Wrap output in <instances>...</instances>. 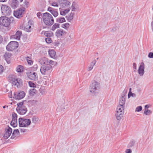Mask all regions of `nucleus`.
I'll return each mask as SVG.
<instances>
[{
	"instance_id": "obj_1",
	"label": "nucleus",
	"mask_w": 153,
	"mask_h": 153,
	"mask_svg": "<svg viewBox=\"0 0 153 153\" xmlns=\"http://www.w3.org/2000/svg\"><path fill=\"white\" fill-rule=\"evenodd\" d=\"M43 21L45 25L50 26L54 23V20L52 15L48 13H44L42 16Z\"/></svg>"
},
{
	"instance_id": "obj_2",
	"label": "nucleus",
	"mask_w": 153,
	"mask_h": 153,
	"mask_svg": "<svg viewBox=\"0 0 153 153\" xmlns=\"http://www.w3.org/2000/svg\"><path fill=\"white\" fill-rule=\"evenodd\" d=\"M100 83L95 81H92L91 83L89 88V91L91 92L94 94H95L97 91L100 88Z\"/></svg>"
},
{
	"instance_id": "obj_3",
	"label": "nucleus",
	"mask_w": 153,
	"mask_h": 153,
	"mask_svg": "<svg viewBox=\"0 0 153 153\" xmlns=\"http://www.w3.org/2000/svg\"><path fill=\"white\" fill-rule=\"evenodd\" d=\"M9 80L12 83L13 85L16 86L18 88L22 84V80L19 78H17L15 76H12L9 77Z\"/></svg>"
},
{
	"instance_id": "obj_4",
	"label": "nucleus",
	"mask_w": 153,
	"mask_h": 153,
	"mask_svg": "<svg viewBox=\"0 0 153 153\" xmlns=\"http://www.w3.org/2000/svg\"><path fill=\"white\" fill-rule=\"evenodd\" d=\"M19 126L21 127H28L31 123L30 120L23 118L19 119Z\"/></svg>"
},
{
	"instance_id": "obj_5",
	"label": "nucleus",
	"mask_w": 153,
	"mask_h": 153,
	"mask_svg": "<svg viewBox=\"0 0 153 153\" xmlns=\"http://www.w3.org/2000/svg\"><path fill=\"white\" fill-rule=\"evenodd\" d=\"M124 106L119 105L117 108V112L115 114L116 118L118 120H120L123 117L124 112Z\"/></svg>"
},
{
	"instance_id": "obj_6",
	"label": "nucleus",
	"mask_w": 153,
	"mask_h": 153,
	"mask_svg": "<svg viewBox=\"0 0 153 153\" xmlns=\"http://www.w3.org/2000/svg\"><path fill=\"white\" fill-rule=\"evenodd\" d=\"M17 107L16 110L18 113L20 115L25 114L27 111V108L24 105L23 102H19L17 104Z\"/></svg>"
},
{
	"instance_id": "obj_7",
	"label": "nucleus",
	"mask_w": 153,
	"mask_h": 153,
	"mask_svg": "<svg viewBox=\"0 0 153 153\" xmlns=\"http://www.w3.org/2000/svg\"><path fill=\"white\" fill-rule=\"evenodd\" d=\"M11 22L10 19L4 16L0 17V25L5 27L9 26Z\"/></svg>"
},
{
	"instance_id": "obj_8",
	"label": "nucleus",
	"mask_w": 153,
	"mask_h": 153,
	"mask_svg": "<svg viewBox=\"0 0 153 153\" xmlns=\"http://www.w3.org/2000/svg\"><path fill=\"white\" fill-rule=\"evenodd\" d=\"M39 62L41 65H47L49 64L53 65H54L55 63L54 62L49 60L45 57H43L39 59Z\"/></svg>"
},
{
	"instance_id": "obj_9",
	"label": "nucleus",
	"mask_w": 153,
	"mask_h": 153,
	"mask_svg": "<svg viewBox=\"0 0 153 153\" xmlns=\"http://www.w3.org/2000/svg\"><path fill=\"white\" fill-rule=\"evenodd\" d=\"M33 27V22L31 20H29L28 22L25 23L23 24L22 28L26 32H30L31 31Z\"/></svg>"
},
{
	"instance_id": "obj_10",
	"label": "nucleus",
	"mask_w": 153,
	"mask_h": 153,
	"mask_svg": "<svg viewBox=\"0 0 153 153\" xmlns=\"http://www.w3.org/2000/svg\"><path fill=\"white\" fill-rule=\"evenodd\" d=\"M52 65H43L41 67L40 69V72L42 74H46L50 71L52 68Z\"/></svg>"
},
{
	"instance_id": "obj_11",
	"label": "nucleus",
	"mask_w": 153,
	"mask_h": 153,
	"mask_svg": "<svg viewBox=\"0 0 153 153\" xmlns=\"http://www.w3.org/2000/svg\"><path fill=\"white\" fill-rule=\"evenodd\" d=\"M1 10L2 13L4 15L9 16L11 13V11L10 8L5 5H2Z\"/></svg>"
},
{
	"instance_id": "obj_12",
	"label": "nucleus",
	"mask_w": 153,
	"mask_h": 153,
	"mask_svg": "<svg viewBox=\"0 0 153 153\" xmlns=\"http://www.w3.org/2000/svg\"><path fill=\"white\" fill-rule=\"evenodd\" d=\"M18 43L16 41H11L7 45L6 49L8 51H12L18 47Z\"/></svg>"
},
{
	"instance_id": "obj_13",
	"label": "nucleus",
	"mask_w": 153,
	"mask_h": 153,
	"mask_svg": "<svg viewBox=\"0 0 153 153\" xmlns=\"http://www.w3.org/2000/svg\"><path fill=\"white\" fill-rule=\"evenodd\" d=\"M25 8L24 7L20 8L16 11H14V15L16 18H20L22 16L23 12L25 10Z\"/></svg>"
},
{
	"instance_id": "obj_14",
	"label": "nucleus",
	"mask_w": 153,
	"mask_h": 153,
	"mask_svg": "<svg viewBox=\"0 0 153 153\" xmlns=\"http://www.w3.org/2000/svg\"><path fill=\"white\" fill-rule=\"evenodd\" d=\"M12 129L9 127H7L5 129V133L3 137L5 139H8L12 134Z\"/></svg>"
},
{
	"instance_id": "obj_15",
	"label": "nucleus",
	"mask_w": 153,
	"mask_h": 153,
	"mask_svg": "<svg viewBox=\"0 0 153 153\" xmlns=\"http://www.w3.org/2000/svg\"><path fill=\"white\" fill-rule=\"evenodd\" d=\"M27 75L28 78L31 80H36L37 79V74L35 72H28L27 73Z\"/></svg>"
},
{
	"instance_id": "obj_16",
	"label": "nucleus",
	"mask_w": 153,
	"mask_h": 153,
	"mask_svg": "<svg viewBox=\"0 0 153 153\" xmlns=\"http://www.w3.org/2000/svg\"><path fill=\"white\" fill-rule=\"evenodd\" d=\"M25 96L24 91H21L18 93L14 94L13 97L16 100H19L23 98Z\"/></svg>"
},
{
	"instance_id": "obj_17",
	"label": "nucleus",
	"mask_w": 153,
	"mask_h": 153,
	"mask_svg": "<svg viewBox=\"0 0 153 153\" xmlns=\"http://www.w3.org/2000/svg\"><path fill=\"white\" fill-rule=\"evenodd\" d=\"M145 65L143 62L141 63L139 67L138 73L140 76H143L145 72Z\"/></svg>"
},
{
	"instance_id": "obj_18",
	"label": "nucleus",
	"mask_w": 153,
	"mask_h": 153,
	"mask_svg": "<svg viewBox=\"0 0 153 153\" xmlns=\"http://www.w3.org/2000/svg\"><path fill=\"white\" fill-rule=\"evenodd\" d=\"M9 4L13 9H15L18 6L19 3L17 0H9Z\"/></svg>"
},
{
	"instance_id": "obj_19",
	"label": "nucleus",
	"mask_w": 153,
	"mask_h": 153,
	"mask_svg": "<svg viewBox=\"0 0 153 153\" xmlns=\"http://www.w3.org/2000/svg\"><path fill=\"white\" fill-rule=\"evenodd\" d=\"M59 2L61 5L62 7L65 8L70 5V2L66 0H58Z\"/></svg>"
},
{
	"instance_id": "obj_20",
	"label": "nucleus",
	"mask_w": 153,
	"mask_h": 153,
	"mask_svg": "<svg viewBox=\"0 0 153 153\" xmlns=\"http://www.w3.org/2000/svg\"><path fill=\"white\" fill-rule=\"evenodd\" d=\"M66 33V32L61 29H58L56 32V35L57 36H63L65 35Z\"/></svg>"
},
{
	"instance_id": "obj_21",
	"label": "nucleus",
	"mask_w": 153,
	"mask_h": 153,
	"mask_svg": "<svg viewBox=\"0 0 153 153\" xmlns=\"http://www.w3.org/2000/svg\"><path fill=\"white\" fill-rule=\"evenodd\" d=\"M22 34V31L18 30L17 31L15 35L13 36V38L18 40H19L20 39Z\"/></svg>"
},
{
	"instance_id": "obj_22",
	"label": "nucleus",
	"mask_w": 153,
	"mask_h": 153,
	"mask_svg": "<svg viewBox=\"0 0 153 153\" xmlns=\"http://www.w3.org/2000/svg\"><path fill=\"white\" fill-rule=\"evenodd\" d=\"M126 102V98L125 95L122 96L120 99L119 105H122L124 106L125 105Z\"/></svg>"
},
{
	"instance_id": "obj_23",
	"label": "nucleus",
	"mask_w": 153,
	"mask_h": 153,
	"mask_svg": "<svg viewBox=\"0 0 153 153\" xmlns=\"http://www.w3.org/2000/svg\"><path fill=\"white\" fill-rule=\"evenodd\" d=\"M97 62L96 60H93L90 64L88 67V71H91L93 68L94 66L95 65Z\"/></svg>"
},
{
	"instance_id": "obj_24",
	"label": "nucleus",
	"mask_w": 153,
	"mask_h": 153,
	"mask_svg": "<svg viewBox=\"0 0 153 153\" xmlns=\"http://www.w3.org/2000/svg\"><path fill=\"white\" fill-rule=\"evenodd\" d=\"M60 14L62 16H65L66 14L68 13L70 10V9H67L65 10H63L62 9H59Z\"/></svg>"
},
{
	"instance_id": "obj_25",
	"label": "nucleus",
	"mask_w": 153,
	"mask_h": 153,
	"mask_svg": "<svg viewBox=\"0 0 153 153\" xmlns=\"http://www.w3.org/2000/svg\"><path fill=\"white\" fill-rule=\"evenodd\" d=\"M16 71L18 73H21L24 71V67L21 65H19L16 68Z\"/></svg>"
},
{
	"instance_id": "obj_26",
	"label": "nucleus",
	"mask_w": 153,
	"mask_h": 153,
	"mask_svg": "<svg viewBox=\"0 0 153 153\" xmlns=\"http://www.w3.org/2000/svg\"><path fill=\"white\" fill-rule=\"evenodd\" d=\"M12 56V54L8 52H6L4 55V58L7 62L9 61V59Z\"/></svg>"
},
{
	"instance_id": "obj_27",
	"label": "nucleus",
	"mask_w": 153,
	"mask_h": 153,
	"mask_svg": "<svg viewBox=\"0 0 153 153\" xmlns=\"http://www.w3.org/2000/svg\"><path fill=\"white\" fill-rule=\"evenodd\" d=\"M48 53L50 56L52 58H55L56 57V53L55 51L53 50L49 51Z\"/></svg>"
},
{
	"instance_id": "obj_28",
	"label": "nucleus",
	"mask_w": 153,
	"mask_h": 153,
	"mask_svg": "<svg viewBox=\"0 0 153 153\" xmlns=\"http://www.w3.org/2000/svg\"><path fill=\"white\" fill-rule=\"evenodd\" d=\"M56 22L60 23H62L66 22V20L64 17H59L56 19Z\"/></svg>"
},
{
	"instance_id": "obj_29",
	"label": "nucleus",
	"mask_w": 153,
	"mask_h": 153,
	"mask_svg": "<svg viewBox=\"0 0 153 153\" xmlns=\"http://www.w3.org/2000/svg\"><path fill=\"white\" fill-rule=\"evenodd\" d=\"M74 13H71L69 15L66 16L68 21L70 22L73 19Z\"/></svg>"
},
{
	"instance_id": "obj_30",
	"label": "nucleus",
	"mask_w": 153,
	"mask_h": 153,
	"mask_svg": "<svg viewBox=\"0 0 153 153\" xmlns=\"http://www.w3.org/2000/svg\"><path fill=\"white\" fill-rule=\"evenodd\" d=\"M59 24L55 23L52 27L51 30L53 31H54L56 29L59 28Z\"/></svg>"
},
{
	"instance_id": "obj_31",
	"label": "nucleus",
	"mask_w": 153,
	"mask_h": 153,
	"mask_svg": "<svg viewBox=\"0 0 153 153\" xmlns=\"http://www.w3.org/2000/svg\"><path fill=\"white\" fill-rule=\"evenodd\" d=\"M44 34L48 37H50L53 36V34L51 32L46 31L45 32Z\"/></svg>"
},
{
	"instance_id": "obj_32",
	"label": "nucleus",
	"mask_w": 153,
	"mask_h": 153,
	"mask_svg": "<svg viewBox=\"0 0 153 153\" xmlns=\"http://www.w3.org/2000/svg\"><path fill=\"white\" fill-rule=\"evenodd\" d=\"M135 141L134 140H131L127 146V147L130 148L132 147L134 145Z\"/></svg>"
},
{
	"instance_id": "obj_33",
	"label": "nucleus",
	"mask_w": 153,
	"mask_h": 153,
	"mask_svg": "<svg viewBox=\"0 0 153 153\" xmlns=\"http://www.w3.org/2000/svg\"><path fill=\"white\" fill-rule=\"evenodd\" d=\"M10 124L14 127H16L17 125V120H12L10 123Z\"/></svg>"
},
{
	"instance_id": "obj_34",
	"label": "nucleus",
	"mask_w": 153,
	"mask_h": 153,
	"mask_svg": "<svg viewBox=\"0 0 153 153\" xmlns=\"http://www.w3.org/2000/svg\"><path fill=\"white\" fill-rule=\"evenodd\" d=\"M36 90L35 88L31 89L29 91V94L31 95H33L36 93Z\"/></svg>"
},
{
	"instance_id": "obj_35",
	"label": "nucleus",
	"mask_w": 153,
	"mask_h": 153,
	"mask_svg": "<svg viewBox=\"0 0 153 153\" xmlns=\"http://www.w3.org/2000/svg\"><path fill=\"white\" fill-rule=\"evenodd\" d=\"M51 13L55 17H56L59 14L57 11L55 9L53 10V11Z\"/></svg>"
},
{
	"instance_id": "obj_36",
	"label": "nucleus",
	"mask_w": 153,
	"mask_h": 153,
	"mask_svg": "<svg viewBox=\"0 0 153 153\" xmlns=\"http://www.w3.org/2000/svg\"><path fill=\"white\" fill-rule=\"evenodd\" d=\"M39 119L36 117H33L32 118V122L34 123H36L39 121Z\"/></svg>"
},
{
	"instance_id": "obj_37",
	"label": "nucleus",
	"mask_w": 153,
	"mask_h": 153,
	"mask_svg": "<svg viewBox=\"0 0 153 153\" xmlns=\"http://www.w3.org/2000/svg\"><path fill=\"white\" fill-rule=\"evenodd\" d=\"M72 11H76L77 10V5L75 4H73L71 6Z\"/></svg>"
},
{
	"instance_id": "obj_38",
	"label": "nucleus",
	"mask_w": 153,
	"mask_h": 153,
	"mask_svg": "<svg viewBox=\"0 0 153 153\" xmlns=\"http://www.w3.org/2000/svg\"><path fill=\"white\" fill-rule=\"evenodd\" d=\"M152 113V111L149 109H146L144 111V114L146 115H150Z\"/></svg>"
},
{
	"instance_id": "obj_39",
	"label": "nucleus",
	"mask_w": 153,
	"mask_h": 153,
	"mask_svg": "<svg viewBox=\"0 0 153 153\" xmlns=\"http://www.w3.org/2000/svg\"><path fill=\"white\" fill-rule=\"evenodd\" d=\"M29 85L31 87H36V85L33 82H32L30 81L28 82Z\"/></svg>"
},
{
	"instance_id": "obj_40",
	"label": "nucleus",
	"mask_w": 153,
	"mask_h": 153,
	"mask_svg": "<svg viewBox=\"0 0 153 153\" xmlns=\"http://www.w3.org/2000/svg\"><path fill=\"white\" fill-rule=\"evenodd\" d=\"M12 116L13 120H17V114L16 113H13Z\"/></svg>"
},
{
	"instance_id": "obj_41",
	"label": "nucleus",
	"mask_w": 153,
	"mask_h": 153,
	"mask_svg": "<svg viewBox=\"0 0 153 153\" xmlns=\"http://www.w3.org/2000/svg\"><path fill=\"white\" fill-rule=\"evenodd\" d=\"M26 59L29 64L31 65L33 64V62L32 61L30 58L27 57V58Z\"/></svg>"
},
{
	"instance_id": "obj_42",
	"label": "nucleus",
	"mask_w": 153,
	"mask_h": 153,
	"mask_svg": "<svg viewBox=\"0 0 153 153\" xmlns=\"http://www.w3.org/2000/svg\"><path fill=\"white\" fill-rule=\"evenodd\" d=\"M46 42L48 43H50L52 42L51 39L50 37H47L45 39Z\"/></svg>"
},
{
	"instance_id": "obj_43",
	"label": "nucleus",
	"mask_w": 153,
	"mask_h": 153,
	"mask_svg": "<svg viewBox=\"0 0 153 153\" xmlns=\"http://www.w3.org/2000/svg\"><path fill=\"white\" fill-rule=\"evenodd\" d=\"M142 109V108L141 106H139L137 107L135 109L136 112H139L141 111Z\"/></svg>"
},
{
	"instance_id": "obj_44",
	"label": "nucleus",
	"mask_w": 153,
	"mask_h": 153,
	"mask_svg": "<svg viewBox=\"0 0 153 153\" xmlns=\"http://www.w3.org/2000/svg\"><path fill=\"white\" fill-rule=\"evenodd\" d=\"M69 24L68 23H66L62 25V27L64 28H67L69 27Z\"/></svg>"
},
{
	"instance_id": "obj_45",
	"label": "nucleus",
	"mask_w": 153,
	"mask_h": 153,
	"mask_svg": "<svg viewBox=\"0 0 153 153\" xmlns=\"http://www.w3.org/2000/svg\"><path fill=\"white\" fill-rule=\"evenodd\" d=\"M51 5L53 6L58 7V3L55 1H52L51 3Z\"/></svg>"
},
{
	"instance_id": "obj_46",
	"label": "nucleus",
	"mask_w": 153,
	"mask_h": 153,
	"mask_svg": "<svg viewBox=\"0 0 153 153\" xmlns=\"http://www.w3.org/2000/svg\"><path fill=\"white\" fill-rule=\"evenodd\" d=\"M13 132H14V134H16L18 135H19V132L18 129L14 130L13 131Z\"/></svg>"
},
{
	"instance_id": "obj_47",
	"label": "nucleus",
	"mask_w": 153,
	"mask_h": 153,
	"mask_svg": "<svg viewBox=\"0 0 153 153\" xmlns=\"http://www.w3.org/2000/svg\"><path fill=\"white\" fill-rule=\"evenodd\" d=\"M20 132L22 133H24L26 132L27 130V129L24 128H21L20 129Z\"/></svg>"
},
{
	"instance_id": "obj_48",
	"label": "nucleus",
	"mask_w": 153,
	"mask_h": 153,
	"mask_svg": "<svg viewBox=\"0 0 153 153\" xmlns=\"http://www.w3.org/2000/svg\"><path fill=\"white\" fill-rule=\"evenodd\" d=\"M37 16L39 18H41L42 16V13L41 12H39L37 14Z\"/></svg>"
},
{
	"instance_id": "obj_49",
	"label": "nucleus",
	"mask_w": 153,
	"mask_h": 153,
	"mask_svg": "<svg viewBox=\"0 0 153 153\" xmlns=\"http://www.w3.org/2000/svg\"><path fill=\"white\" fill-rule=\"evenodd\" d=\"M148 56L149 58H153V52H150L149 53Z\"/></svg>"
},
{
	"instance_id": "obj_50",
	"label": "nucleus",
	"mask_w": 153,
	"mask_h": 153,
	"mask_svg": "<svg viewBox=\"0 0 153 153\" xmlns=\"http://www.w3.org/2000/svg\"><path fill=\"white\" fill-rule=\"evenodd\" d=\"M3 67L1 65H0V74H1L3 71Z\"/></svg>"
},
{
	"instance_id": "obj_51",
	"label": "nucleus",
	"mask_w": 153,
	"mask_h": 153,
	"mask_svg": "<svg viewBox=\"0 0 153 153\" xmlns=\"http://www.w3.org/2000/svg\"><path fill=\"white\" fill-rule=\"evenodd\" d=\"M18 135L16 134H14V132H13V133L12 134V135L11 137V138L12 139H14L15 137L17 136Z\"/></svg>"
},
{
	"instance_id": "obj_52",
	"label": "nucleus",
	"mask_w": 153,
	"mask_h": 153,
	"mask_svg": "<svg viewBox=\"0 0 153 153\" xmlns=\"http://www.w3.org/2000/svg\"><path fill=\"white\" fill-rule=\"evenodd\" d=\"M38 68V66L37 65H34L33 67V69L34 71H36L37 70Z\"/></svg>"
},
{
	"instance_id": "obj_53",
	"label": "nucleus",
	"mask_w": 153,
	"mask_h": 153,
	"mask_svg": "<svg viewBox=\"0 0 153 153\" xmlns=\"http://www.w3.org/2000/svg\"><path fill=\"white\" fill-rule=\"evenodd\" d=\"M54 9L51 7H49L48 9V10L51 13L53 10Z\"/></svg>"
},
{
	"instance_id": "obj_54",
	"label": "nucleus",
	"mask_w": 153,
	"mask_h": 153,
	"mask_svg": "<svg viewBox=\"0 0 153 153\" xmlns=\"http://www.w3.org/2000/svg\"><path fill=\"white\" fill-rule=\"evenodd\" d=\"M125 152L126 153H131L132 151L130 149H127L126 150Z\"/></svg>"
},
{
	"instance_id": "obj_55",
	"label": "nucleus",
	"mask_w": 153,
	"mask_h": 153,
	"mask_svg": "<svg viewBox=\"0 0 153 153\" xmlns=\"http://www.w3.org/2000/svg\"><path fill=\"white\" fill-rule=\"evenodd\" d=\"M40 93L42 95L45 94V91H44L43 90H42V89H41L40 90Z\"/></svg>"
},
{
	"instance_id": "obj_56",
	"label": "nucleus",
	"mask_w": 153,
	"mask_h": 153,
	"mask_svg": "<svg viewBox=\"0 0 153 153\" xmlns=\"http://www.w3.org/2000/svg\"><path fill=\"white\" fill-rule=\"evenodd\" d=\"M133 68L135 69H137V65L135 63H134L133 64Z\"/></svg>"
},
{
	"instance_id": "obj_57",
	"label": "nucleus",
	"mask_w": 153,
	"mask_h": 153,
	"mask_svg": "<svg viewBox=\"0 0 153 153\" xmlns=\"http://www.w3.org/2000/svg\"><path fill=\"white\" fill-rule=\"evenodd\" d=\"M8 96L10 98H12V92L10 91L8 93Z\"/></svg>"
},
{
	"instance_id": "obj_58",
	"label": "nucleus",
	"mask_w": 153,
	"mask_h": 153,
	"mask_svg": "<svg viewBox=\"0 0 153 153\" xmlns=\"http://www.w3.org/2000/svg\"><path fill=\"white\" fill-rule=\"evenodd\" d=\"M150 107V105H146L145 106V110L148 109V108Z\"/></svg>"
},
{
	"instance_id": "obj_59",
	"label": "nucleus",
	"mask_w": 153,
	"mask_h": 153,
	"mask_svg": "<svg viewBox=\"0 0 153 153\" xmlns=\"http://www.w3.org/2000/svg\"><path fill=\"white\" fill-rule=\"evenodd\" d=\"M32 102L33 103L36 104L38 102V101L37 100H32Z\"/></svg>"
},
{
	"instance_id": "obj_60",
	"label": "nucleus",
	"mask_w": 153,
	"mask_h": 153,
	"mask_svg": "<svg viewBox=\"0 0 153 153\" xmlns=\"http://www.w3.org/2000/svg\"><path fill=\"white\" fill-rule=\"evenodd\" d=\"M131 96L133 97H135L136 96V94L134 93H131Z\"/></svg>"
},
{
	"instance_id": "obj_61",
	"label": "nucleus",
	"mask_w": 153,
	"mask_h": 153,
	"mask_svg": "<svg viewBox=\"0 0 153 153\" xmlns=\"http://www.w3.org/2000/svg\"><path fill=\"white\" fill-rule=\"evenodd\" d=\"M151 27L152 31L153 32V22H152L151 23Z\"/></svg>"
},
{
	"instance_id": "obj_62",
	"label": "nucleus",
	"mask_w": 153,
	"mask_h": 153,
	"mask_svg": "<svg viewBox=\"0 0 153 153\" xmlns=\"http://www.w3.org/2000/svg\"><path fill=\"white\" fill-rule=\"evenodd\" d=\"M24 3L26 5V6H27L29 2L27 1H25Z\"/></svg>"
},
{
	"instance_id": "obj_63",
	"label": "nucleus",
	"mask_w": 153,
	"mask_h": 153,
	"mask_svg": "<svg viewBox=\"0 0 153 153\" xmlns=\"http://www.w3.org/2000/svg\"><path fill=\"white\" fill-rule=\"evenodd\" d=\"M2 41V38L1 36L0 35V43Z\"/></svg>"
},
{
	"instance_id": "obj_64",
	"label": "nucleus",
	"mask_w": 153,
	"mask_h": 153,
	"mask_svg": "<svg viewBox=\"0 0 153 153\" xmlns=\"http://www.w3.org/2000/svg\"><path fill=\"white\" fill-rule=\"evenodd\" d=\"M0 1L2 2H4L6 1V0H0Z\"/></svg>"
}]
</instances>
